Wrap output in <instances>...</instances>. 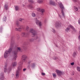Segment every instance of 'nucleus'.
I'll return each instance as SVG.
<instances>
[{"label": "nucleus", "instance_id": "39", "mask_svg": "<svg viewBox=\"0 0 80 80\" xmlns=\"http://www.w3.org/2000/svg\"><path fill=\"white\" fill-rule=\"evenodd\" d=\"M70 64L71 65H74V62H72V63H70Z\"/></svg>", "mask_w": 80, "mask_h": 80}, {"label": "nucleus", "instance_id": "3", "mask_svg": "<svg viewBox=\"0 0 80 80\" xmlns=\"http://www.w3.org/2000/svg\"><path fill=\"white\" fill-rule=\"evenodd\" d=\"M30 32L32 33V37H36L34 38H31L29 40V41L30 42H35V40H36L37 39H38V37L37 36V32H35L34 30L33 29H30Z\"/></svg>", "mask_w": 80, "mask_h": 80}, {"label": "nucleus", "instance_id": "15", "mask_svg": "<svg viewBox=\"0 0 80 80\" xmlns=\"http://www.w3.org/2000/svg\"><path fill=\"white\" fill-rule=\"evenodd\" d=\"M43 1H44V0H38L37 1V3H43Z\"/></svg>", "mask_w": 80, "mask_h": 80}, {"label": "nucleus", "instance_id": "44", "mask_svg": "<svg viewBox=\"0 0 80 80\" xmlns=\"http://www.w3.org/2000/svg\"><path fill=\"white\" fill-rule=\"evenodd\" d=\"M69 80H73L72 78H71L69 79Z\"/></svg>", "mask_w": 80, "mask_h": 80}, {"label": "nucleus", "instance_id": "32", "mask_svg": "<svg viewBox=\"0 0 80 80\" xmlns=\"http://www.w3.org/2000/svg\"><path fill=\"white\" fill-rule=\"evenodd\" d=\"M77 55V53L75 52H74L73 53V56L74 57H75V56H76V55Z\"/></svg>", "mask_w": 80, "mask_h": 80}, {"label": "nucleus", "instance_id": "36", "mask_svg": "<svg viewBox=\"0 0 80 80\" xmlns=\"http://www.w3.org/2000/svg\"><path fill=\"white\" fill-rule=\"evenodd\" d=\"M17 37L18 40V39H19V38H20V37H19V35L17 34Z\"/></svg>", "mask_w": 80, "mask_h": 80}, {"label": "nucleus", "instance_id": "34", "mask_svg": "<svg viewBox=\"0 0 80 80\" xmlns=\"http://www.w3.org/2000/svg\"><path fill=\"white\" fill-rule=\"evenodd\" d=\"M70 30V29L68 28H67L65 30V31L66 32H68V31H69V30Z\"/></svg>", "mask_w": 80, "mask_h": 80}, {"label": "nucleus", "instance_id": "38", "mask_svg": "<svg viewBox=\"0 0 80 80\" xmlns=\"http://www.w3.org/2000/svg\"><path fill=\"white\" fill-rule=\"evenodd\" d=\"M78 38L79 40H80V34L79 35V36H78Z\"/></svg>", "mask_w": 80, "mask_h": 80}, {"label": "nucleus", "instance_id": "22", "mask_svg": "<svg viewBox=\"0 0 80 80\" xmlns=\"http://www.w3.org/2000/svg\"><path fill=\"white\" fill-rule=\"evenodd\" d=\"M2 20L3 21H4V22H6V20H7V17L5 16H4Z\"/></svg>", "mask_w": 80, "mask_h": 80}, {"label": "nucleus", "instance_id": "8", "mask_svg": "<svg viewBox=\"0 0 80 80\" xmlns=\"http://www.w3.org/2000/svg\"><path fill=\"white\" fill-rule=\"evenodd\" d=\"M29 68L33 69L35 67V63H32L30 65H29L28 67Z\"/></svg>", "mask_w": 80, "mask_h": 80}, {"label": "nucleus", "instance_id": "35", "mask_svg": "<svg viewBox=\"0 0 80 80\" xmlns=\"http://www.w3.org/2000/svg\"><path fill=\"white\" fill-rule=\"evenodd\" d=\"M53 76L54 77V78H55V77H56V74L55 73H53Z\"/></svg>", "mask_w": 80, "mask_h": 80}, {"label": "nucleus", "instance_id": "49", "mask_svg": "<svg viewBox=\"0 0 80 80\" xmlns=\"http://www.w3.org/2000/svg\"><path fill=\"white\" fill-rule=\"evenodd\" d=\"M79 50H80V47L79 48Z\"/></svg>", "mask_w": 80, "mask_h": 80}, {"label": "nucleus", "instance_id": "26", "mask_svg": "<svg viewBox=\"0 0 80 80\" xmlns=\"http://www.w3.org/2000/svg\"><path fill=\"white\" fill-rule=\"evenodd\" d=\"M18 27H19V28H20V29L21 30V29H22L23 28V26L22 25H19V26H18Z\"/></svg>", "mask_w": 80, "mask_h": 80}, {"label": "nucleus", "instance_id": "46", "mask_svg": "<svg viewBox=\"0 0 80 80\" xmlns=\"http://www.w3.org/2000/svg\"><path fill=\"white\" fill-rule=\"evenodd\" d=\"M25 46H23V48H24V49H25Z\"/></svg>", "mask_w": 80, "mask_h": 80}, {"label": "nucleus", "instance_id": "12", "mask_svg": "<svg viewBox=\"0 0 80 80\" xmlns=\"http://www.w3.org/2000/svg\"><path fill=\"white\" fill-rule=\"evenodd\" d=\"M0 79L1 80H4V76L3 72H1L0 74Z\"/></svg>", "mask_w": 80, "mask_h": 80}, {"label": "nucleus", "instance_id": "48", "mask_svg": "<svg viewBox=\"0 0 80 80\" xmlns=\"http://www.w3.org/2000/svg\"><path fill=\"white\" fill-rule=\"evenodd\" d=\"M72 75H74V73L72 72Z\"/></svg>", "mask_w": 80, "mask_h": 80}, {"label": "nucleus", "instance_id": "45", "mask_svg": "<svg viewBox=\"0 0 80 80\" xmlns=\"http://www.w3.org/2000/svg\"><path fill=\"white\" fill-rule=\"evenodd\" d=\"M26 68H24L23 70V72H25V70H26Z\"/></svg>", "mask_w": 80, "mask_h": 80}, {"label": "nucleus", "instance_id": "43", "mask_svg": "<svg viewBox=\"0 0 80 80\" xmlns=\"http://www.w3.org/2000/svg\"><path fill=\"white\" fill-rule=\"evenodd\" d=\"M74 2H77V0H72Z\"/></svg>", "mask_w": 80, "mask_h": 80}, {"label": "nucleus", "instance_id": "21", "mask_svg": "<svg viewBox=\"0 0 80 80\" xmlns=\"http://www.w3.org/2000/svg\"><path fill=\"white\" fill-rule=\"evenodd\" d=\"M69 26L74 31V32H76V30H75V29L73 28V26L71 25H70Z\"/></svg>", "mask_w": 80, "mask_h": 80}, {"label": "nucleus", "instance_id": "19", "mask_svg": "<svg viewBox=\"0 0 80 80\" xmlns=\"http://www.w3.org/2000/svg\"><path fill=\"white\" fill-rule=\"evenodd\" d=\"M4 9H5L6 10H7L8 9V5L7 4H5L4 6Z\"/></svg>", "mask_w": 80, "mask_h": 80}, {"label": "nucleus", "instance_id": "33", "mask_svg": "<svg viewBox=\"0 0 80 80\" xmlns=\"http://www.w3.org/2000/svg\"><path fill=\"white\" fill-rule=\"evenodd\" d=\"M19 20L21 22H22V21L23 20V19L20 18L19 19Z\"/></svg>", "mask_w": 80, "mask_h": 80}, {"label": "nucleus", "instance_id": "11", "mask_svg": "<svg viewBox=\"0 0 80 80\" xmlns=\"http://www.w3.org/2000/svg\"><path fill=\"white\" fill-rule=\"evenodd\" d=\"M36 23L37 25H39V27H41V25H42V22H40L39 21L36 19Z\"/></svg>", "mask_w": 80, "mask_h": 80}, {"label": "nucleus", "instance_id": "29", "mask_svg": "<svg viewBox=\"0 0 80 80\" xmlns=\"http://www.w3.org/2000/svg\"><path fill=\"white\" fill-rule=\"evenodd\" d=\"M74 8L76 11H78V8H77L76 7H74Z\"/></svg>", "mask_w": 80, "mask_h": 80}, {"label": "nucleus", "instance_id": "52", "mask_svg": "<svg viewBox=\"0 0 80 80\" xmlns=\"http://www.w3.org/2000/svg\"><path fill=\"white\" fill-rule=\"evenodd\" d=\"M25 45H27V44H26Z\"/></svg>", "mask_w": 80, "mask_h": 80}, {"label": "nucleus", "instance_id": "30", "mask_svg": "<svg viewBox=\"0 0 80 80\" xmlns=\"http://www.w3.org/2000/svg\"><path fill=\"white\" fill-rule=\"evenodd\" d=\"M52 32H53V33H55V30L53 28H52V30H51Z\"/></svg>", "mask_w": 80, "mask_h": 80}, {"label": "nucleus", "instance_id": "40", "mask_svg": "<svg viewBox=\"0 0 80 80\" xmlns=\"http://www.w3.org/2000/svg\"><path fill=\"white\" fill-rule=\"evenodd\" d=\"M28 29H29V28H28V27H27L26 28V30H28Z\"/></svg>", "mask_w": 80, "mask_h": 80}, {"label": "nucleus", "instance_id": "13", "mask_svg": "<svg viewBox=\"0 0 80 80\" xmlns=\"http://www.w3.org/2000/svg\"><path fill=\"white\" fill-rule=\"evenodd\" d=\"M28 34L27 33L22 32L21 34L22 37H27Z\"/></svg>", "mask_w": 80, "mask_h": 80}, {"label": "nucleus", "instance_id": "9", "mask_svg": "<svg viewBox=\"0 0 80 80\" xmlns=\"http://www.w3.org/2000/svg\"><path fill=\"white\" fill-rule=\"evenodd\" d=\"M38 10L41 12V15H44V13L45 12V10L44 9H41V8H38Z\"/></svg>", "mask_w": 80, "mask_h": 80}, {"label": "nucleus", "instance_id": "18", "mask_svg": "<svg viewBox=\"0 0 80 80\" xmlns=\"http://www.w3.org/2000/svg\"><path fill=\"white\" fill-rule=\"evenodd\" d=\"M28 7L29 8H30L31 9H32V8H33V7L31 4H29L28 5Z\"/></svg>", "mask_w": 80, "mask_h": 80}, {"label": "nucleus", "instance_id": "14", "mask_svg": "<svg viewBox=\"0 0 80 80\" xmlns=\"http://www.w3.org/2000/svg\"><path fill=\"white\" fill-rule=\"evenodd\" d=\"M56 72L57 73L58 76H60V75L62 74V72L61 71H59L58 70H56Z\"/></svg>", "mask_w": 80, "mask_h": 80}, {"label": "nucleus", "instance_id": "28", "mask_svg": "<svg viewBox=\"0 0 80 80\" xmlns=\"http://www.w3.org/2000/svg\"><path fill=\"white\" fill-rule=\"evenodd\" d=\"M32 16L33 17H35L36 15H35V13H32Z\"/></svg>", "mask_w": 80, "mask_h": 80}, {"label": "nucleus", "instance_id": "7", "mask_svg": "<svg viewBox=\"0 0 80 80\" xmlns=\"http://www.w3.org/2000/svg\"><path fill=\"white\" fill-rule=\"evenodd\" d=\"M55 26L57 28H59L62 27V23L60 21H57L55 23Z\"/></svg>", "mask_w": 80, "mask_h": 80}, {"label": "nucleus", "instance_id": "6", "mask_svg": "<svg viewBox=\"0 0 80 80\" xmlns=\"http://www.w3.org/2000/svg\"><path fill=\"white\" fill-rule=\"evenodd\" d=\"M59 7L62 9L61 10V13H62V16L65 18V14H64V12H63V10L65 8H64V7H63V5L62 4V3L61 2L60 3H59Z\"/></svg>", "mask_w": 80, "mask_h": 80}, {"label": "nucleus", "instance_id": "50", "mask_svg": "<svg viewBox=\"0 0 80 80\" xmlns=\"http://www.w3.org/2000/svg\"><path fill=\"white\" fill-rule=\"evenodd\" d=\"M56 2H57V0H56Z\"/></svg>", "mask_w": 80, "mask_h": 80}, {"label": "nucleus", "instance_id": "37", "mask_svg": "<svg viewBox=\"0 0 80 80\" xmlns=\"http://www.w3.org/2000/svg\"><path fill=\"white\" fill-rule=\"evenodd\" d=\"M31 62H32V61H29L28 62V64H30Z\"/></svg>", "mask_w": 80, "mask_h": 80}, {"label": "nucleus", "instance_id": "5", "mask_svg": "<svg viewBox=\"0 0 80 80\" xmlns=\"http://www.w3.org/2000/svg\"><path fill=\"white\" fill-rule=\"evenodd\" d=\"M12 68H13V67L11 66H10L7 70V63H6L4 68V72L5 73L7 72V70L8 72H10V71L12 70Z\"/></svg>", "mask_w": 80, "mask_h": 80}, {"label": "nucleus", "instance_id": "1", "mask_svg": "<svg viewBox=\"0 0 80 80\" xmlns=\"http://www.w3.org/2000/svg\"><path fill=\"white\" fill-rule=\"evenodd\" d=\"M14 45V40L13 39H11V42L10 43V48L8 51H6L4 53V58H7L8 57L9 53H11L12 50V48L13 47V46Z\"/></svg>", "mask_w": 80, "mask_h": 80}, {"label": "nucleus", "instance_id": "42", "mask_svg": "<svg viewBox=\"0 0 80 80\" xmlns=\"http://www.w3.org/2000/svg\"><path fill=\"white\" fill-rule=\"evenodd\" d=\"M58 16L60 18H62V16H61V15H60L59 14Z\"/></svg>", "mask_w": 80, "mask_h": 80}, {"label": "nucleus", "instance_id": "41", "mask_svg": "<svg viewBox=\"0 0 80 80\" xmlns=\"http://www.w3.org/2000/svg\"><path fill=\"white\" fill-rule=\"evenodd\" d=\"M42 75H45V73L42 72Z\"/></svg>", "mask_w": 80, "mask_h": 80}, {"label": "nucleus", "instance_id": "4", "mask_svg": "<svg viewBox=\"0 0 80 80\" xmlns=\"http://www.w3.org/2000/svg\"><path fill=\"white\" fill-rule=\"evenodd\" d=\"M19 51V52H22V49L20 48H18L17 49L14 50L12 52V54L13 55V59L14 60H15L16 58H17V53Z\"/></svg>", "mask_w": 80, "mask_h": 80}, {"label": "nucleus", "instance_id": "10", "mask_svg": "<svg viewBox=\"0 0 80 80\" xmlns=\"http://www.w3.org/2000/svg\"><path fill=\"white\" fill-rule=\"evenodd\" d=\"M27 58V56L26 55H23L22 56V62H25Z\"/></svg>", "mask_w": 80, "mask_h": 80}, {"label": "nucleus", "instance_id": "23", "mask_svg": "<svg viewBox=\"0 0 80 80\" xmlns=\"http://www.w3.org/2000/svg\"><path fill=\"white\" fill-rule=\"evenodd\" d=\"M28 1L30 3H34L33 0H28Z\"/></svg>", "mask_w": 80, "mask_h": 80}, {"label": "nucleus", "instance_id": "2", "mask_svg": "<svg viewBox=\"0 0 80 80\" xmlns=\"http://www.w3.org/2000/svg\"><path fill=\"white\" fill-rule=\"evenodd\" d=\"M22 64H23V62L22 61H20L18 63V67L17 69V70L16 73V78H18L19 77L20 73L22 72Z\"/></svg>", "mask_w": 80, "mask_h": 80}, {"label": "nucleus", "instance_id": "17", "mask_svg": "<svg viewBox=\"0 0 80 80\" xmlns=\"http://www.w3.org/2000/svg\"><path fill=\"white\" fill-rule=\"evenodd\" d=\"M12 67H15V66H16V65H17V62H12Z\"/></svg>", "mask_w": 80, "mask_h": 80}, {"label": "nucleus", "instance_id": "20", "mask_svg": "<svg viewBox=\"0 0 80 80\" xmlns=\"http://www.w3.org/2000/svg\"><path fill=\"white\" fill-rule=\"evenodd\" d=\"M15 8L16 11H18L19 10V7L18 6H15Z\"/></svg>", "mask_w": 80, "mask_h": 80}, {"label": "nucleus", "instance_id": "16", "mask_svg": "<svg viewBox=\"0 0 80 80\" xmlns=\"http://www.w3.org/2000/svg\"><path fill=\"white\" fill-rule=\"evenodd\" d=\"M49 3L50 5H55V2L52 1H50L49 2Z\"/></svg>", "mask_w": 80, "mask_h": 80}, {"label": "nucleus", "instance_id": "25", "mask_svg": "<svg viewBox=\"0 0 80 80\" xmlns=\"http://www.w3.org/2000/svg\"><path fill=\"white\" fill-rule=\"evenodd\" d=\"M16 25L17 27H19V22L17 21L16 22Z\"/></svg>", "mask_w": 80, "mask_h": 80}, {"label": "nucleus", "instance_id": "51", "mask_svg": "<svg viewBox=\"0 0 80 80\" xmlns=\"http://www.w3.org/2000/svg\"><path fill=\"white\" fill-rule=\"evenodd\" d=\"M56 47H58L57 45H56Z\"/></svg>", "mask_w": 80, "mask_h": 80}, {"label": "nucleus", "instance_id": "24", "mask_svg": "<svg viewBox=\"0 0 80 80\" xmlns=\"http://www.w3.org/2000/svg\"><path fill=\"white\" fill-rule=\"evenodd\" d=\"M15 30L16 31H19V32H20L21 31V29L19 28H16L15 29Z\"/></svg>", "mask_w": 80, "mask_h": 80}, {"label": "nucleus", "instance_id": "47", "mask_svg": "<svg viewBox=\"0 0 80 80\" xmlns=\"http://www.w3.org/2000/svg\"><path fill=\"white\" fill-rule=\"evenodd\" d=\"M23 7H25V5L24 4H22Z\"/></svg>", "mask_w": 80, "mask_h": 80}, {"label": "nucleus", "instance_id": "27", "mask_svg": "<svg viewBox=\"0 0 80 80\" xmlns=\"http://www.w3.org/2000/svg\"><path fill=\"white\" fill-rule=\"evenodd\" d=\"M53 59V60H57V59H58V58L57 57H56L55 56H54L53 58H52Z\"/></svg>", "mask_w": 80, "mask_h": 80}, {"label": "nucleus", "instance_id": "31", "mask_svg": "<svg viewBox=\"0 0 80 80\" xmlns=\"http://www.w3.org/2000/svg\"><path fill=\"white\" fill-rule=\"evenodd\" d=\"M77 70L79 72H80V68L79 67H77Z\"/></svg>", "mask_w": 80, "mask_h": 80}]
</instances>
